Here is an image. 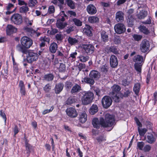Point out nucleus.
I'll return each mask as SVG.
<instances>
[{
  "instance_id": "obj_59",
  "label": "nucleus",
  "mask_w": 157,
  "mask_h": 157,
  "mask_svg": "<svg viewBox=\"0 0 157 157\" xmlns=\"http://www.w3.org/2000/svg\"><path fill=\"white\" fill-rule=\"evenodd\" d=\"M75 29V27L73 26H70L67 28V29L66 30V32L67 34H69L71 32L73 31Z\"/></svg>"
},
{
  "instance_id": "obj_11",
  "label": "nucleus",
  "mask_w": 157,
  "mask_h": 157,
  "mask_svg": "<svg viewBox=\"0 0 157 157\" xmlns=\"http://www.w3.org/2000/svg\"><path fill=\"white\" fill-rule=\"evenodd\" d=\"M114 29L116 33L121 34L124 33L126 31L125 25L122 23H118L114 27Z\"/></svg>"
},
{
  "instance_id": "obj_41",
  "label": "nucleus",
  "mask_w": 157,
  "mask_h": 157,
  "mask_svg": "<svg viewBox=\"0 0 157 157\" xmlns=\"http://www.w3.org/2000/svg\"><path fill=\"white\" fill-rule=\"evenodd\" d=\"M67 5L71 9H74L75 8L74 2L72 0H65Z\"/></svg>"
},
{
  "instance_id": "obj_50",
  "label": "nucleus",
  "mask_w": 157,
  "mask_h": 157,
  "mask_svg": "<svg viewBox=\"0 0 157 157\" xmlns=\"http://www.w3.org/2000/svg\"><path fill=\"white\" fill-rule=\"evenodd\" d=\"M78 58L80 61L85 62L87 61L90 58L88 56H84L82 55L79 56Z\"/></svg>"
},
{
  "instance_id": "obj_54",
  "label": "nucleus",
  "mask_w": 157,
  "mask_h": 157,
  "mask_svg": "<svg viewBox=\"0 0 157 157\" xmlns=\"http://www.w3.org/2000/svg\"><path fill=\"white\" fill-rule=\"evenodd\" d=\"M147 129L145 128H144L142 129L138 128V131L140 136H144L147 131Z\"/></svg>"
},
{
  "instance_id": "obj_8",
  "label": "nucleus",
  "mask_w": 157,
  "mask_h": 157,
  "mask_svg": "<svg viewBox=\"0 0 157 157\" xmlns=\"http://www.w3.org/2000/svg\"><path fill=\"white\" fill-rule=\"evenodd\" d=\"M112 100L111 98L109 96H105L102 98L101 103L104 108L107 109L112 104Z\"/></svg>"
},
{
  "instance_id": "obj_28",
  "label": "nucleus",
  "mask_w": 157,
  "mask_h": 157,
  "mask_svg": "<svg viewBox=\"0 0 157 157\" xmlns=\"http://www.w3.org/2000/svg\"><path fill=\"white\" fill-rule=\"evenodd\" d=\"M98 111V108L97 105L95 104H93L90 107L89 112L90 113L93 115L96 113Z\"/></svg>"
},
{
  "instance_id": "obj_38",
  "label": "nucleus",
  "mask_w": 157,
  "mask_h": 157,
  "mask_svg": "<svg viewBox=\"0 0 157 157\" xmlns=\"http://www.w3.org/2000/svg\"><path fill=\"white\" fill-rule=\"evenodd\" d=\"M140 84L139 83H137L134 85L133 87V91L135 94L136 95H138L140 89Z\"/></svg>"
},
{
  "instance_id": "obj_40",
  "label": "nucleus",
  "mask_w": 157,
  "mask_h": 157,
  "mask_svg": "<svg viewBox=\"0 0 157 157\" xmlns=\"http://www.w3.org/2000/svg\"><path fill=\"white\" fill-rule=\"evenodd\" d=\"M112 91L111 92H113L114 93H118V92L121 89V87L116 85H114L112 87Z\"/></svg>"
},
{
  "instance_id": "obj_3",
  "label": "nucleus",
  "mask_w": 157,
  "mask_h": 157,
  "mask_svg": "<svg viewBox=\"0 0 157 157\" xmlns=\"http://www.w3.org/2000/svg\"><path fill=\"white\" fill-rule=\"evenodd\" d=\"M82 48L83 53L88 55L92 54L94 51V47L92 44H82Z\"/></svg>"
},
{
  "instance_id": "obj_33",
  "label": "nucleus",
  "mask_w": 157,
  "mask_h": 157,
  "mask_svg": "<svg viewBox=\"0 0 157 157\" xmlns=\"http://www.w3.org/2000/svg\"><path fill=\"white\" fill-rule=\"evenodd\" d=\"M24 29L28 36L32 37V35L34 32V30L32 28L26 27L24 28Z\"/></svg>"
},
{
  "instance_id": "obj_17",
  "label": "nucleus",
  "mask_w": 157,
  "mask_h": 157,
  "mask_svg": "<svg viewBox=\"0 0 157 157\" xmlns=\"http://www.w3.org/2000/svg\"><path fill=\"white\" fill-rule=\"evenodd\" d=\"M6 30L7 34L10 35L13 33H16L17 29L11 25H7Z\"/></svg>"
},
{
  "instance_id": "obj_57",
  "label": "nucleus",
  "mask_w": 157,
  "mask_h": 157,
  "mask_svg": "<svg viewBox=\"0 0 157 157\" xmlns=\"http://www.w3.org/2000/svg\"><path fill=\"white\" fill-rule=\"evenodd\" d=\"M51 89V86L49 84L46 85L44 87V90L46 93H48Z\"/></svg>"
},
{
  "instance_id": "obj_20",
  "label": "nucleus",
  "mask_w": 157,
  "mask_h": 157,
  "mask_svg": "<svg viewBox=\"0 0 157 157\" xmlns=\"http://www.w3.org/2000/svg\"><path fill=\"white\" fill-rule=\"evenodd\" d=\"M120 94H121V93L114 94L113 92H111L109 95L115 102H118L120 101V98H121L122 96H121Z\"/></svg>"
},
{
  "instance_id": "obj_53",
  "label": "nucleus",
  "mask_w": 157,
  "mask_h": 157,
  "mask_svg": "<svg viewBox=\"0 0 157 157\" xmlns=\"http://www.w3.org/2000/svg\"><path fill=\"white\" fill-rule=\"evenodd\" d=\"M55 38L57 40L61 41L63 40V36L62 34L59 33L56 35Z\"/></svg>"
},
{
  "instance_id": "obj_45",
  "label": "nucleus",
  "mask_w": 157,
  "mask_h": 157,
  "mask_svg": "<svg viewBox=\"0 0 157 157\" xmlns=\"http://www.w3.org/2000/svg\"><path fill=\"white\" fill-rule=\"evenodd\" d=\"M131 92V91L128 89H125L124 90V94H123L122 93L120 94L121 96H122L121 98H123V97H128L130 95Z\"/></svg>"
},
{
  "instance_id": "obj_31",
  "label": "nucleus",
  "mask_w": 157,
  "mask_h": 157,
  "mask_svg": "<svg viewBox=\"0 0 157 157\" xmlns=\"http://www.w3.org/2000/svg\"><path fill=\"white\" fill-rule=\"evenodd\" d=\"M58 46L56 43H52L49 47V50L51 53H55L57 49Z\"/></svg>"
},
{
  "instance_id": "obj_36",
  "label": "nucleus",
  "mask_w": 157,
  "mask_h": 157,
  "mask_svg": "<svg viewBox=\"0 0 157 157\" xmlns=\"http://www.w3.org/2000/svg\"><path fill=\"white\" fill-rule=\"evenodd\" d=\"M99 18L97 17L93 16L88 17V20L91 23H94L98 22Z\"/></svg>"
},
{
  "instance_id": "obj_29",
  "label": "nucleus",
  "mask_w": 157,
  "mask_h": 157,
  "mask_svg": "<svg viewBox=\"0 0 157 157\" xmlns=\"http://www.w3.org/2000/svg\"><path fill=\"white\" fill-rule=\"evenodd\" d=\"M82 82H85L86 83L89 84L90 86L93 85L94 83V79L92 78L87 77H85L83 78L82 80Z\"/></svg>"
},
{
  "instance_id": "obj_55",
  "label": "nucleus",
  "mask_w": 157,
  "mask_h": 157,
  "mask_svg": "<svg viewBox=\"0 0 157 157\" xmlns=\"http://www.w3.org/2000/svg\"><path fill=\"white\" fill-rule=\"evenodd\" d=\"M66 66L65 64L61 63L60 64V66L59 68V72H63L65 71Z\"/></svg>"
},
{
  "instance_id": "obj_23",
  "label": "nucleus",
  "mask_w": 157,
  "mask_h": 157,
  "mask_svg": "<svg viewBox=\"0 0 157 157\" xmlns=\"http://www.w3.org/2000/svg\"><path fill=\"white\" fill-rule=\"evenodd\" d=\"M83 32L86 35L89 36L92 35L91 32V28L89 25H86L85 27L83 29Z\"/></svg>"
},
{
  "instance_id": "obj_13",
  "label": "nucleus",
  "mask_w": 157,
  "mask_h": 157,
  "mask_svg": "<svg viewBox=\"0 0 157 157\" xmlns=\"http://www.w3.org/2000/svg\"><path fill=\"white\" fill-rule=\"evenodd\" d=\"M109 61L110 65L111 67L115 68L117 66L118 61L117 58L115 55H112L111 56Z\"/></svg>"
},
{
  "instance_id": "obj_19",
  "label": "nucleus",
  "mask_w": 157,
  "mask_h": 157,
  "mask_svg": "<svg viewBox=\"0 0 157 157\" xmlns=\"http://www.w3.org/2000/svg\"><path fill=\"white\" fill-rule=\"evenodd\" d=\"M63 87V83L62 82H60L56 84L54 88L55 93L56 94H59L62 91Z\"/></svg>"
},
{
  "instance_id": "obj_21",
  "label": "nucleus",
  "mask_w": 157,
  "mask_h": 157,
  "mask_svg": "<svg viewBox=\"0 0 157 157\" xmlns=\"http://www.w3.org/2000/svg\"><path fill=\"white\" fill-rule=\"evenodd\" d=\"M27 49L22 44H18L16 47V49L17 51L24 54H26L28 52Z\"/></svg>"
},
{
  "instance_id": "obj_60",
  "label": "nucleus",
  "mask_w": 157,
  "mask_h": 157,
  "mask_svg": "<svg viewBox=\"0 0 157 157\" xmlns=\"http://www.w3.org/2000/svg\"><path fill=\"white\" fill-rule=\"evenodd\" d=\"M54 107L53 106H52L49 109H45L42 112V114L43 115H45L46 114L52 111L54 109Z\"/></svg>"
},
{
  "instance_id": "obj_4",
  "label": "nucleus",
  "mask_w": 157,
  "mask_h": 157,
  "mask_svg": "<svg viewBox=\"0 0 157 157\" xmlns=\"http://www.w3.org/2000/svg\"><path fill=\"white\" fill-rule=\"evenodd\" d=\"M150 44L149 42L147 40H143L140 45V49L143 53L147 52L150 48Z\"/></svg>"
},
{
  "instance_id": "obj_48",
  "label": "nucleus",
  "mask_w": 157,
  "mask_h": 157,
  "mask_svg": "<svg viewBox=\"0 0 157 157\" xmlns=\"http://www.w3.org/2000/svg\"><path fill=\"white\" fill-rule=\"evenodd\" d=\"M26 149L27 151V153L29 155L30 152L33 150V148L30 144L25 146Z\"/></svg>"
},
{
  "instance_id": "obj_26",
  "label": "nucleus",
  "mask_w": 157,
  "mask_h": 157,
  "mask_svg": "<svg viewBox=\"0 0 157 157\" xmlns=\"http://www.w3.org/2000/svg\"><path fill=\"white\" fill-rule=\"evenodd\" d=\"M101 38L102 41L104 42H107L109 40L108 34L105 31H102L101 33Z\"/></svg>"
},
{
  "instance_id": "obj_52",
  "label": "nucleus",
  "mask_w": 157,
  "mask_h": 157,
  "mask_svg": "<svg viewBox=\"0 0 157 157\" xmlns=\"http://www.w3.org/2000/svg\"><path fill=\"white\" fill-rule=\"evenodd\" d=\"M37 3L36 0H29L28 3L29 6L30 7H33Z\"/></svg>"
},
{
  "instance_id": "obj_44",
  "label": "nucleus",
  "mask_w": 157,
  "mask_h": 157,
  "mask_svg": "<svg viewBox=\"0 0 157 157\" xmlns=\"http://www.w3.org/2000/svg\"><path fill=\"white\" fill-rule=\"evenodd\" d=\"M29 10V8L26 5L21 6L19 9V12L21 13H26Z\"/></svg>"
},
{
  "instance_id": "obj_35",
  "label": "nucleus",
  "mask_w": 157,
  "mask_h": 157,
  "mask_svg": "<svg viewBox=\"0 0 157 157\" xmlns=\"http://www.w3.org/2000/svg\"><path fill=\"white\" fill-rule=\"evenodd\" d=\"M67 40L68 43L71 45H74L77 44L78 42V40L75 38H73L71 36H69Z\"/></svg>"
},
{
  "instance_id": "obj_61",
  "label": "nucleus",
  "mask_w": 157,
  "mask_h": 157,
  "mask_svg": "<svg viewBox=\"0 0 157 157\" xmlns=\"http://www.w3.org/2000/svg\"><path fill=\"white\" fill-rule=\"evenodd\" d=\"M72 85V82L70 81H67L65 83V86L67 89H70Z\"/></svg>"
},
{
  "instance_id": "obj_25",
  "label": "nucleus",
  "mask_w": 157,
  "mask_h": 157,
  "mask_svg": "<svg viewBox=\"0 0 157 157\" xmlns=\"http://www.w3.org/2000/svg\"><path fill=\"white\" fill-rule=\"evenodd\" d=\"M139 31L146 35H148L150 33V31L145 26L142 25H140L138 27Z\"/></svg>"
},
{
  "instance_id": "obj_30",
  "label": "nucleus",
  "mask_w": 157,
  "mask_h": 157,
  "mask_svg": "<svg viewBox=\"0 0 157 157\" xmlns=\"http://www.w3.org/2000/svg\"><path fill=\"white\" fill-rule=\"evenodd\" d=\"M87 115L86 113L83 112L79 114V120L80 122L84 123L87 120Z\"/></svg>"
},
{
  "instance_id": "obj_24",
  "label": "nucleus",
  "mask_w": 157,
  "mask_h": 157,
  "mask_svg": "<svg viewBox=\"0 0 157 157\" xmlns=\"http://www.w3.org/2000/svg\"><path fill=\"white\" fill-rule=\"evenodd\" d=\"M81 86L77 84H75L72 87L71 91V94L76 93L81 90Z\"/></svg>"
},
{
  "instance_id": "obj_1",
  "label": "nucleus",
  "mask_w": 157,
  "mask_h": 157,
  "mask_svg": "<svg viewBox=\"0 0 157 157\" xmlns=\"http://www.w3.org/2000/svg\"><path fill=\"white\" fill-rule=\"evenodd\" d=\"M115 121L113 116L107 114L105 115V120L103 118H100V123L104 127H111L113 125Z\"/></svg>"
},
{
  "instance_id": "obj_56",
  "label": "nucleus",
  "mask_w": 157,
  "mask_h": 157,
  "mask_svg": "<svg viewBox=\"0 0 157 157\" xmlns=\"http://www.w3.org/2000/svg\"><path fill=\"white\" fill-rule=\"evenodd\" d=\"M40 40L41 41H43L44 42H47L48 43H49L50 42V38L49 37H47L45 36L43 37H40Z\"/></svg>"
},
{
  "instance_id": "obj_2",
  "label": "nucleus",
  "mask_w": 157,
  "mask_h": 157,
  "mask_svg": "<svg viewBox=\"0 0 157 157\" xmlns=\"http://www.w3.org/2000/svg\"><path fill=\"white\" fill-rule=\"evenodd\" d=\"M94 94L90 91H85L83 92L82 98V104L87 105L91 103L93 99Z\"/></svg>"
},
{
  "instance_id": "obj_47",
  "label": "nucleus",
  "mask_w": 157,
  "mask_h": 157,
  "mask_svg": "<svg viewBox=\"0 0 157 157\" xmlns=\"http://www.w3.org/2000/svg\"><path fill=\"white\" fill-rule=\"evenodd\" d=\"M54 76L52 74H48L44 76V79L48 81H51L53 80Z\"/></svg>"
},
{
  "instance_id": "obj_49",
  "label": "nucleus",
  "mask_w": 157,
  "mask_h": 157,
  "mask_svg": "<svg viewBox=\"0 0 157 157\" xmlns=\"http://www.w3.org/2000/svg\"><path fill=\"white\" fill-rule=\"evenodd\" d=\"M132 37L135 41H138L141 40L143 38V36L140 35L134 34L132 35Z\"/></svg>"
},
{
  "instance_id": "obj_32",
  "label": "nucleus",
  "mask_w": 157,
  "mask_h": 157,
  "mask_svg": "<svg viewBox=\"0 0 157 157\" xmlns=\"http://www.w3.org/2000/svg\"><path fill=\"white\" fill-rule=\"evenodd\" d=\"M133 60L134 62H136V63H138V62H139V63H141L143 61V58L142 56L137 55L134 57Z\"/></svg>"
},
{
  "instance_id": "obj_6",
  "label": "nucleus",
  "mask_w": 157,
  "mask_h": 157,
  "mask_svg": "<svg viewBox=\"0 0 157 157\" xmlns=\"http://www.w3.org/2000/svg\"><path fill=\"white\" fill-rule=\"evenodd\" d=\"M21 44L27 48H29L32 45L33 40L30 38L26 37H22L21 40Z\"/></svg>"
},
{
  "instance_id": "obj_16",
  "label": "nucleus",
  "mask_w": 157,
  "mask_h": 157,
  "mask_svg": "<svg viewBox=\"0 0 157 157\" xmlns=\"http://www.w3.org/2000/svg\"><path fill=\"white\" fill-rule=\"evenodd\" d=\"M124 14L122 11L117 12L115 14V19L118 22H122L124 20Z\"/></svg>"
},
{
  "instance_id": "obj_27",
  "label": "nucleus",
  "mask_w": 157,
  "mask_h": 157,
  "mask_svg": "<svg viewBox=\"0 0 157 157\" xmlns=\"http://www.w3.org/2000/svg\"><path fill=\"white\" fill-rule=\"evenodd\" d=\"M19 86L20 88V92L21 94L25 96L26 94V91L24 83L22 80L20 81Z\"/></svg>"
},
{
  "instance_id": "obj_18",
  "label": "nucleus",
  "mask_w": 157,
  "mask_h": 157,
  "mask_svg": "<svg viewBox=\"0 0 157 157\" xmlns=\"http://www.w3.org/2000/svg\"><path fill=\"white\" fill-rule=\"evenodd\" d=\"M89 77L95 80H98L100 77L101 75L100 73L95 70H92L89 74Z\"/></svg>"
},
{
  "instance_id": "obj_9",
  "label": "nucleus",
  "mask_w": 157,
  "mask_h": 157,
  "mask_svg": "<svg viewBox=\"0 0 157 157\" xmlns=\"http://www.w3.org/2000/svg\"><path fill=\"white\" fill-rule=\"evenodd\" d=\"M65 21V19L63 16L61 18L59 16L56 21V25L57 27L60 29H64L68 25L67 23L64 22Z\"/></svg>"
},
{
  "instance_id": "obj_46",
  "label": "nucleus",
  "mask_w": 157,
  "mask_h": 157,
  "mask_svg": "<svg viewBox=\"0 0 157 157\" xmlns=\"http://www.w3.org/2000/svg\"><path fill=\"white\" fill-rule=\"evenodd\" d=\"M147 15V11L142 10L138 15V17L139 19H143L146 17Z\"/></svg>"
},
{
  "instance_id": "obj_14",
  "label": "nucleus",
  "mask_w": 157,
  "mask_h": 157,
  "mask_svg": "<svg viewBox=\"0 0 157 157\" xmlns=\"http://www.w3.org/2000/svg\"><path fill=\"white\" fill-rule=\"evenodd\" d=\"M105 51L107 53L112 52L115 55L119 54V48L115 46H111L110 47L106 48Z\"/></svg>"
},
{
  "instance_id": "obj_22",
  "label": "nucleus",
  "mask_w": 157,
  "mask_h": 157,
  "mask_svg": "<svg viewBox=\"0 0 157 157\" xmlns=\"http://www.w3.org/2000/svg\"><path fill=\"white\" fill-rule=\"evenodd\" d=\"M78 101L77 98L75 96L70 97L65 102V105H70L73 103L77 102Z\"/></svg>"
},
{
  "instance_id": "obj_58",
  "label": "nucleus",
  "mask_w": 157,
  "mask_h": 157,
  "mask_svg": "<svg viewBox=\"0 0 157 157\" xmlns=\"http://www.w3.org/2000/svg\"><path fill=\"white\" fill-rule=\"evenodd\" d=\"M67 13L68 15H69L71 17H76L77 16L76 12L71 10H68L67 12Z\"/></svg>"
},
{
  "instance_id": "obj_37",
  "label": "nucleus",
  "mask_w": 157,
  "mask_h": 157,
  "mask_svg": "<svg viewBox=\"0 0 157 157\" xmlns=\"http://www.w3.org/2000/svg\"><path fill=\"white\" fill-rule=\"evenodd\" d=\"M135 69L138 74H140L141 72L142 65L141 63H136L134 64Z\"/></svg>"
},
{
  "instance_id": "obj_63",
  "label": "nucleus",
  "mask_w": 157,
  "mask_h": 157,
  "mask_svg": "<svg viewBox=\"0 0 157 157\" xmlns=\"http://www.w3.org/2000/svg\"><path fill=\"white\" fill-rule=\"evenodd\" d=\"M55 11V7L53 6H51L49 7L48 10V12L51 14L53 13Z\"/></svg>"
},
{
  "instance_id": "obj_34",
  "label": "nucleus",
  "mask_w": 157,
  "mask_h": 157,
  "mask_svg": "<svg viewBox=\"0 0 157 157\" xmlns=\"http://www.w3.org/2000/svg\"><path fill=\"white\" fill-rule=\"evenodd\" d=\"M92 124L94 128H99L100 125H101L100 123V121L99 122L98 119L97 118H94L93 119Z\"/></svg>"
},
{
  "instance_id": "obj_7",
  "label": "nucleus",
  "mask_w": 157,
  "mask_h": 157,
  "mask_svg": "<svg viewBox=\"0 0 157 157\" xmlns=\"http://www.w3.org/2000/svg\"><path fill=\"white\" fill-rule=\"evenodd\" d=\"M134 12V9H131L128 10L127 12V22L129 26H132L133 25V23L135 21L132 14Z\"/></svg>"
},
{
  "instance_id": "obj_64",
  "label": "nucleus",
  "mask_w": 157,
  "mask_h": 157,
  "mask_svg": "<svg viewBox=\"0 0 157 157\" xmlns=\"http://www.w3.org/2000/svg\"><path fill=\"white\" fill-rule=\"evenodd\" d=\"M130 84V82L126 79H124L122 80V84L124 86H128Z\"/></svg>"
},
{
  "instance_id": "obj_43",
  "label": "nucleus",
  "mask_w": 157,
  "mask_h": 157,
  "mask_svg": "<svg viewBox=\"0 0 157 157\" xmlns=\"http://www.w3.org/2000/svg\"><path fill=\"white\" fill-rule=\"evenodd\" d=\"M113 41L115 44H119L121 42V38L119 36H114Z\"/></svg>"
},
{
  "instance_id": "obj_62",
  "label": "nucleus",
  "mask_w": 157,
  "mask_h": 157,
  "mask_svg": "<svg viewBox=\"0 0 157 157\" xmlns=\"http://www.w3.org/2000/svg\"><path fill=\"white\" fill-rule=\"evenodd\" d=\"M47 59L50 61L53 60L54 58V55L52 53H49L47 56Z\"/></svg>"
},
{
  "instance_id": "obj_5",
  "label": "nucleus",
  "mask_w": 157,
  "mask_h": 157,
  "mask_svg": "<svg viewBox=\"0 0 157 157\" xmlns=\"http://www.w3.org/2000/svg\"><path fill=\"white\" fill-rule=\"evenodd\" d=\"M11 21L16 25H20L23 22L22 17L19 13H15L11 17Z\"/></svg>"
},
{
  "instance_id": "obj_15",
  "label": "nucleus",
  "mask_w": 157,
  "mask_h": 157,
  "mask_svg": "<svg viewBox=\"0 0 157 157\" xmlns=\"http://www.w3.org/2000/svg\"><path fill=\"white\" fill-rule=\"evenodd\" d=\"M86 10L88 13L90 15L94 14L97 12L96 8L93 4L89 5L87 7Z\"/></svg>"
},
{
  "instance_id": "obj_42",
  "label": "nucleus",
  "mask_w": 157,
  "mask_h": 157,
  "mask_svg": "<svg viewBox=\"0 0 157 157\" xmlns=\"http://www.w3.org/2000/svg\"><path fill=\"white\" fill-rule=\"evenodd\" d=\"M72 20L75 25L77 26H81L82 25V22L79 19L74 18Z\"/></svg>"
},
{
  "instance_id": "obj_51",
  "label": "nucleus",
  "mask_w": 157,
  "mask_h": 157,
  "mask_svg": "<svg viewBox=\"0 0 157 157\" xmlns=\"http://www.w3.org/2000/svg\"><path fill=\"white\" fill-rule=\"evenodd\" d=\"M108 69V67L106 64H104L100 67L101 71L105 73L107 72Z\"/></svg>"
},
{
  "instance_id": "obj_10",
  "label": "nucleus",
  "mask_w": 157,
  "mask_h": 157,
  "mask_svg": "<svg viewBox=\"0 0 157 157\" xmlns=\"http://www.w3.org/2000/svg\"><path fill=\"white\" fill-rule=\"evenodd\" d=\"M38 57V56L36 53L33 52L32 51H29L28 52L27 59L28 62L31 63L33 61H36Z\"/></svg>"
},
{
  "instance_id": "obj_39",
  "label": "nucleus",
  "mask_w": 157,
  "mask_h": 157,
  "mask_svg": "<svg viewBox=\"0 0 157 157\" xmlns=\"http://www.w3.org/2000/svg\"><path fill=\"white\" fill-rule=\"evenodd\" d=\"M147 141L149 143L152 144L155 141V139L152 134H149L147 136Z\"/></svg>"
},
{
  "instance_id": "obj_12",
  "label": "nucleus",
  "mask_w": 157,
  "mask_h": 157,
  "mask_svg": "<svg viewBox=\"0 0 157 157\" xmlns=\"http://www.w3.org/2000/svg\"><path fill=\"white\" fill-rule=\"evenodd\" d=\"M67 115L71 118H75L78 116V113L76 109L73 107L67 108L66 111Z\"/></svg>"
}]
</instances>
